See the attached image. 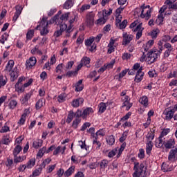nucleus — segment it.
Segmentation results:
<instances>
[{"label":"nucleus","mask_w":177,"mask_h":177,"mask_svg":"<svg viewBox=\"0 0 177 177\" xmlns=\"http://www.w3.org/2000/svg\"><path fill=\"white\" fill-rule=\"evenodd\" d=\"M133 171V177L147 176V167L143 163L139 165V162H134Z\"/></svg>","instance_id":"nucleus-1"},{"label":"nucleus","mask_w":177,"mask_h":177,"mask_svg":"<svg viewBox=\"0 0 177 177\" xmlns=\"http://www.w3.org/2000/svg\"><path fill=\"white\" fill-rule=\"evenodd\" d=\"M74 21H75V17H72L71 18V19H69L68 23L69 25L67 28V24H61L59 25V30L61 31H62V32H64V31L66 32V37H70V32H73V27H74V26L73 25V23H74Z\"/></svg>","instance_id":"nucleus-2"},{"label":"nucleus","mask_w":177,"mask_h":177,"mask_svg":"<svg viewBox=\"0 0 177 177\" xmlns=\"http://www.w3.org/2000/svg\"><path fill=\"white\" fill-rule=\"evenodd\" d=\"M35 30H39L41 35H46L49 33V30L48 29V23H46V18L43 17Z\"/></svg>","instance_id":"nucleus-3"},{"label":"nucleus","mask_w":177,"mask_h":177,"mask_svg":"<svg viewBox=\"0 0 177 177\" xmlns=\"http://www.w3.org/2000/svg\"><path fill=\"white\" fill-rule=\"evenodd\" d=\"M89 133H91V139L92 138H97L99 139V136H104L106 135V133L104 132V130L103 129H101L98 130L95 133V128L94 127H91L89 129Z\"/></svg>","instance_id":"nucleus-4"},{"label":"nucleus","mask_w":177,"mask_h":177,"mask_svg":"<svg viewBox=\"0 0 177 177\" xmlns=\"http://www.w3.org/2000/svg\"><path fill=\"white\" fill-rule=\"evenodd\" d=\"M122 37H123V40H122V44L124 45V46H127V45H128V44H129L133 38V35H129L127 32L123 33Z\"/></svg>","instance_id":"nucleus-5"},{"label":"nucleus","mask_w":177,"mask_h":177,"mask_svg":"<svg viewBox=\"0 0 177 177\" xmlns=\"http://www.w3.org/2000/svg\"><path fill=\"white\" fill-rule=\"evenodd\" d=\"M163 145H164V147H165L166 150H169L171 149H175V140L171 138L167 141H164Z\"/></svg>","instance_id":"nucleus-6"},{"label":"nucleus","mask_w":177,"mask_h":177,"mask_svg":"<svg viewBox=\"0 0 177 177\" xmlns=\"http://www.w3.org/2000/svg\"><path fill=\"white\" fill-rule=\"evenodd\" d=\"M15 13L14 15V17L12 18V21L16 22L17 21V19H19L20 15H21V12L23 11V7L20 5H17L15 6Z\"/></svg>","instance_id":"nucleus-7"},{"label":"nucleus","mask_w":177,"mask_h":177,"mask_svg":"<svg viewBox=\"0 0 177 177\" xmlns=\"http://www.w3.org/2000/svg\"><path fill=\"white\" fill-rule=\"evenodd\" d=\"M176 154H177L176 147H175L173 149H171L168 156L169 161H171V162H175V161H176Z\"/></svg>","instance_id":"nucleus-8"},{"label":"nucleus","mask_w":177,"mask_h":177,"mask_svg":"<svg viewBox=\"0 0 177 177\" xmlns=\"http://www.w3.org/2000/svg\"><path fill=\"white\" fill-rule=\"evenodd\" d=\"M35 64H37V58L35 57H31L29 59L26 60L27 68H32Z\"/></svg>","instance_id":"nucleus-9"},{"label":"nucleus","mask_w":177,"mask_h":177,"mask_svg":"<svg viewBox=\"0 0 177 177\" xmlns=\"http://www.w3.org/2000/svg\"><path fill=\"white\" fill-rule=\"evenodd\" d=\"M75 17V20L77 17V16H75V15H71L70 12H66L63 14L61 17H60V20H62V21H70V20H71V17Z\"/></svg>","instance_id":"nucleus-10"},{"label":"nucleus","mask_w":177,"mask_h":177,"mask_svg":"<svg viewBox=\"0 0 177 177\" xmlns=\"http://www.w3.org/2000/svg\"><path fill=\"white\" fill-rule=\"evenodd\" d=\"M165 114H166V120H172L174 114H175V109H169V107L165 110Z\"/></svg>","instance_id":"nucleus-11"},{"label":"nucleus","mask_w":177,"mask_h":177,"mask_svg":"<svg viewBox=\"0 0 177 177\" xmlns=\"http://www.w3.org/2000/svg\"><path fill=\"white\" fill-rule=\"evenodd\" d=\"M83 103H84V98L79 97L72 101V106L73 107L77 108V107H80V106H82Z\"/></svg>","instance_id":"nucleus-12"},{"label":"nucleus","mask_w":177,"mask_h":177,"mask_svg":"<svg viewBox=\"0 0 177 177\" xmlns=\"http://www.w3.org/2000/svg\"><path fill=\"white\" fill-rule=\"evenodd\" d=\"M14 66H15V61L13 60L8 61L7 65L6 66V68L4 69V71L6 73H10L12 71H13Z\"/></svg>","instance_id":"nucleus-13"},{"label":"nucleus","mask_w":177,"mask_h":177,"mask_svg":"<svg viewBox=\"0 0 177 177\" xmlns=\"http://www.w3.org/2000/svg\"><path fill=\"white\" fill-rule=\"evenodd\" d=\"M10 75L11 77L10 80L11 81H15V80H17L19 77V73L17 72V68H14L12 71L10 72Z\"/></svg>","instance_id":"nucleus-14"},{"label":"nucleus","mask_w":177,"mask_h":177,"mask_svg":"<svg viewBox=\"0 0 177 177\" xmlns=\"http://www.w3.org/2000/svg\"><path fill=\"white\" fill-rule=\"evenodd\" d=\"M14 156V162L15 164H19V162H23L25 160H26L27 156H17V155H13Z\"/></svg>","instance_id":"nucleus-15"},{"label":"nucleus","mask_w":177,"mask_h":177,"mask_svg":"<svg viewBox=\"0 0 177 177\" xmlns=\"http://www.w3.org/2000/svg\"><path fill=\"white\" fill-rule=\"evenodd\" d=\"M75 92H81L84 89V85L82 84V80H79L75 84Z\"/></svg>","instance_id":"nucleus-16"},{"label":"nucleus","mask_w":177,"mask_h":177,"mask_svg":"<svg viewBox=\"0 0 177 177\" xmlns=\"http://www.w3.org/2000/svg\"><path fill=\"white\" fill-rule=\"evenodd\" d=\"M143 77H145V72L137 71V73L135 77L136 82H140L142 80H143Z\"/></svg>","instance_id":"nucleus-17"},{"label":"nucleus","mask_w":177,"mask_h":177,"mask_svg":"<svg viewBox=\"0 0 177 177\" xmlns=\"http://www.w3.org/2000/svg\"><path fill=\"white\" fill-rule=\"evenodd\" d=\"M74 171H75V167L71 166V167L68 168V169H67L64 172V175L67 177L71 176V175H73V174H74Z\"/></svg>","instance_id":"nucleus-18"},{"label":"nucleus","mask_w":177,"mask_h":177,"mask_svg":"<svg viewBox=\"0 0 177 177\" xmlns=\"http://www.w3.org/2000/svg\"><path fill=\"white\" fill-rule=\"evenodd\" d=\"M107 21V18L104 15H103L102 17H100L95 21V24H99L100 26H103V24H105Z\"/></svg>","instance_id":"nucleus-19"},{"label":"nucleus","mask_w":177,"mask_h":177,"mask_svg":"<svg viewBox=\"0 0 177 177\" xmlns=\"http://www.w3.org/2000/svg\"><path fill=\"white\" fill-rule=\"evenodd\" d=\"M43 143L44 141L42 140H37L33 142L32 147H34V149H39V147H42Z\"/></svg>","instance_id":"nucleus-20"},{"label":"nucleus","mask_w":177,"mask_h":177,"mask_svg":"<svg viewBox=\"0 0 177 177\" xmlns=\"http://www.w3.org/2000/svg\"><path fill=\"white\" fill-rule=\"evenodd\" d=\"M32 93H34L32 91H30L29 93H26L22 99L23 103H26V102H28V100L31 99V96H32Z\"/></svg>","instance_id":"nucleus-21"},{"label":"nucleus","mask_w":177,"mask_h":177,"mask_svg":"<svg viewBox=\"0 0 177 177\" xmlns=\"http://www.w3.org/2000/svg\"><path fill=\"white\" fill-rule=\"evenodd\" d=\"M151 150H153V142L151 140L149 141L146 147L147 154H151Z\"/></svg>","instance_id":"nucleus-22"},{"label":"nucleus","mask_w":177,"mask_h":177,"mask_svg":"<svg viewBox=\"0 0 177 177\" xmlns=\"http://www.w3.org/2000/svg\"><path fill=\"white\" fill-rule=\"evenodd\" d=\"M125 99H127L125 100V102H123L122 107H126V110L127 111H128L129 110V109H131V107H132V103H129V102L128 101V96H126Z\"/></svg>","instance_id":"nucleus-23"},{"label":"nucleus","mask_w":177,"mask_h":177,"mask_svg":"<svg viewBox=\"0 0 177 177\" xmlns=\"http://www.w3.org/2000/svg\"><path fill=\"white\" fill-rule=\"evenodd\" d=\"M21 150H23V147H21V145H17L12 151L13 156H18Z\"/></svg>","instance_id":"nucleus-24"},{"label":"nucleus","mask_w":177,"mask_h":177,"mask_svg":"<svg viewBox=\"0 0 177 177\" xmlns=\"http://www.w3.org/2000/svg\"><path fill=\"white\" fill-rule=\"evenodd\" d=\"M139 102L141 104H143L145 107H147L149 98H147V96H143L142 97L140 98Z\"/></svg>","instance_id":"nucleus-25"},{"label":"nucleus","mask_w":177,"mask_h":177,"mask_svg":"<svg viewBox=\"0 0 177 177\" xmlns=\"http://www.w3.org/2000/svg\"><path fill=\"white\" fill-rule=\"evenodd\" d=\"M74 5L73 0H67L64 4V9H70Z\"/></svg>","instance_id":"nucleus-26"},{"label":"nucleus","mask_w":177,"mask_h":177,"mask_svg":"<svg viewBox=\"0 0 177 177\" xmlns=\"http://www.w3.org/2000/svg\"><path fill=\"white\" fill-rule=\"evenodd\" d=\"M99 113H100V114H103V113H104V111H106V109H107V106H106V103L104 102H101L99 105Z\"/></svg>","instance_id":"nucleus-27"},{"label":"nucleus","mask_w":177,"mask_h":177,"mask_svg":"<svg viewBox=\"0 0 177 177\" xmlns=\"http://www.w3.org/2000/svg\"><path fill=\"white\" fill-rule=\"evenodd\" d=\"M74 117H75V115H74V111H70L68 112V116L66 118L67 124H70V122H71V121H73Z\"/></svg>","instance_id":"nucleus-28"},{"label":"nucleus","mask_w":177,"mask_h":177,"mask_svg":"<svg viewBox=\"0 0 177 177\" xmlns=\"http://www.w3.org/2000/svg\"><path fill=\"white\" fill-rule=\"evenodd\" d=\"M35 165V158H32L28 160V162L26 163V167L28 169H30L32 168Z\"/></svg>","instance_id":"nucleus-29"},{"label":"nucleus","mask_w":177,"mask_h":177,"mask_svg":"<svg viewBox=\"0 0 177 177\" xmlns=\"http://www.w3.org/2000/svg\"><path fill=\"white\" fill-rule=\"evenodd\" d=\"M8 82V78L6 76L0 75V88L1 86H5Z\"/></svg>","instance_id":"nucleus-30"},{"label":"nucleus","mask_w":177,"mask_h":177,"mask_svg":"<svg viewBox=\"0 0 177 177\" xmlns=\"http://www.w3.org/2000/svg\"><path fill=\"white\" fill-rule=\"evenodd\" d=\"M106 142H107L108 145H109V146H113V145H114V143H115V138H114V136H113V135L109 136L106 138Z\"/></svg>","instance_id":"nucleus-31"},{"label":"nucleus","mask_w":177,"mask_h":177,"mask_svg":"<svg viewBox=\"0 0 177 177\" xmlns=\"http://www.w3.org/2000/svg\"><path fill=\"white\" fill-rule=\"evenodd\" d=\"M15 91L18 93H23L24 92V86L23 84H15Z\"/></svg>","instance_id":"nucleus-32"},{"label":"nucleus","mask_w":177,"mask_h":177,"mask_svg":"<svg viewBox=\"0 0 177 177\" xmlns=\"http://www.w3.org/2000/svg\"><path fill=\"white\" fill-rule=\"evenodd\" d=\"M81 123V119L80 118H76L72 124V127L73 128H74V129H77V128H78V124H80Z\"/></svg>","instance_id":"nucleus-33"},{"label":"nucleus","mask_w":177,"mask_h":177,"mask_svg":"<svg viewBox=\"0 0 177 177\" xmlns=\"http://www.w3.org/2000/svg\"><path fill=\"white\" fill-rule=\"evenodd\" d=\"M44 102H45V100L40 99L36 102L35 108L37 110H39V109L44 107Z\"/></svg>","instance_id":"nucleus-34"},{"label":"nucleus","mask_w":177,"mask_h":177,"mask_svg":"<svg viewBox=\"0 0 177 177\" xmlns=\"http://www.w3.org/2000/svg\"><path fill=\"white\" fill-rule=\"evenodd\" d=\"M66 97H67V94L63 93L58 96L57 100L59 103H63V102H66Z\"/></svg>","instance_id":"nucleus-35"},{"label":"nucleus","mask_w":177,"mask_h":177,"mask_svg":"<svg viewBox=\"0 0 177 177\" xmlns=\"http://www.w3.org/2000/svg\"><path fill=\"white\" fill-rule=\"evenodd\" d=\"M150 9V6H145V4L142 5L140 7V9H142L141 14H140V18L145 19V9Z\"/></svg>","instance_id":"nucleus-36"},{"label":"nucleus","mask_w":177,"mask_h":177,"mask_svg":"<svg viewBox=\"0 0 177 177\" xmlns=\"http://www.w3.org/2000/svg\"><path fill=\"white\" fill-rule=\"evenodd\" d=\"M158 32H160L158 29L153 30L151 32L149 33V35H150L153 39H156V38H157V35H158Z\"/></svg>","instance_id":"nucleus-37"},{"label":"nucleus","mask_w":177,"mask_h":177,"mask_svg":"<svg viewBox=\"0 0 177 177\" xmlns=\"http://www.w3.org/2000/svg\"><path fill=\"white\" fill-rule=\"evenodd\" d=\"M42 167L40 166L39 168L36 169L33 172H32V176H39L41 175V172H42Z\"/></svg>","instance_id":"nucleus-38"},{"label":"nucleus","mask_w":177,"mask_h":177,"mask_svg":"<svg viewBox=\"0 0 177 177\" xmlns=\"http://www.w3.org/2000/svg\"><path fill=\"white\" fill-rule=\"evenodd\" d=\"M26 117H27V113H24V114H22L20 120L18 122V124L19 125H24V122H26Z\"/></svg>","instance_id":"nucleus-39"},{"label":"nucleus","mask_w":177,"mask_h":177,"mask_svg":"<svg viewBox=\"0 0 177 177\" xmlns=\"http://www.w3.org/2000/svg\"><path fill=\"white\" fill-rule=\"evenodd\" d=\"M154 53H156V51H149L147 53V59H148V62H151V60H153V59H154Z\"/></svg>","instance_id":"nucleus-40"},{"label":"nucleus","mask_w":177,"mask_h":177,"mask_svg":"<svg viewBox=\"0 0 177 177\" xmlns=\"http://www.w3.org/2000/svg\"><path fill=\"white\" fill-rule=\"evenodd\" d=\"M158 140H159V142H156L155 146L156 147L161 149V147H162V146L164 145V142L162 143V137L159 136Z\"/></svg>","instance_id":"nucleus-41"},{"label":"nucleus","mask_w":177,"mask_h":177,"mask_svg":"<svg viewBox=\"0 0 177 177\" xmlns=\"http://www.w3.org/2000/svg\"><path fill=\"white\" fill-rule=\"evenodd\" d=\"M10 129L9 128V127L6 125V123L0 130V133H6V132H10Z\"/></svg>","instance_id":"nucleus-42"},{"label":"nucleus","mask_w":177,"mask_h":177,"mask_svg":"<svg viewBox=\"0 0 177 177\" xmlns=\"http://www.w3.org/2000/svg\"><path fill=\"white\" fill-rule=\"evenodd\" d=\"M82 64L86 66H89V58L88 57H84L81 60Z\"/></svg>","instance_id":"nucleus-43"},{"label":"nucleus","mask_w":177,"mask_h":177,"mask_svg":"<svg viewBox=\"0 0 177 177\" xmlns=\"http://www.w3.org/2000/svg\"><path fill=\"white\" fill-rule=\"evenodd\" d=\"M45 153H46V147H43L39 150L37 156H39V157H44V154H45Z\"/></svg>","instance_id":"nucleus-44"},{"label":"nucleus","mask_w":177,"mask_h":177,"mask_svg":"<svg viewBox=\"0 0 177 177\" xmlns=\"http://www.w3.org/2000/svg\"><path fill=\"white\" fill-rule=\"evenodd\" d=\"M146 138L148 139V140H153V139H154V130L153 131L151 130L149 132H148Z\"/></svg>","instance_id":"nucleus-45"},{"label":"nucleus","mask_w":177,"mask_h":177,"mask_svg":"<svg viewBox=\"0 0 177 177\" xmlns=\"http://www.w3.org/2000/svg\"><path fill=\"white\" fill-rule=\"evenodd\" d=\"M16 106H17V101L15 100L10 101V103H9L10 109H12L13 110V109L16 108Z\"/></svg>","instance_id":"nucleus-46"},{"label":"nucleus","mask_w":177,"mask_h":177,"mask_svg":"<svg viewBox=\"0 0 177 177\" xmlns=\"http://www.w3.org/2000/svg\"><path fill=\"white\" fill-rule=\"evenodd\" d=\"M8 37H9V35H8L7 33H4L1 36V39H0L1 44H2L3 45L5 44V41H8Z\"/></svg>","instance_id":"nucleus-47"},{"label":"nucleus","mask_w":177,"mask_h":177,"mask_svg":"<svg viewBox=\"0 0 177 177\" xmlns=\"http://www.w3.org/2000/svg\"><path fill=\"white\" fill-rule=\"evenodd\" d=\"M107 165H109V160H102V162H100V168L102 169H104V168H107Z\"/></svg>","instance_id":"nucleus-48"},{"label":"nucleus","mask_w":177,"mask_h":177,"mask_svg":"<svg viewBox=\"0 0 177 177\" xmlns=\"http://www.w3.org/2000/svg\"><path fill=\"white\" fill-rule=\"evenodd\" d=\"M77 74H78V72H77V71H68L66 74V77H75V75H77Z\"/></svg>","instance_id":"nucleus-49"},{"label":"nucleus","mask_w":177,"mask_h":177,"mask_svg":"<svg viewBox=\"0 0 177 177\" xmlns=\"http://www.w3.org/2000/svg\"><path fill=\"white\" fill-rule=\"evenodd\" d=\"M50 161H52V159L50 158H46L45 160L43 161V162L41 164V167L43 168H45L48 164L50 163Z\"/></svg>","instance_id":"nucleus-50"},{"label":"nucleus","mask_w":177,"mask_h":177,"mask_svg":"<svg viewBox=\"0 0 177 177\" xmlns=\"http://www.w3.org/2000/svg\"><path fill=\"white\" fill-rule=\"evenodd\" d=\"M127 24H128V20L124 19L122 21V22L119 24L120 30H124V28L127 27Z\"/></svg>","instance_id":"nucleus-51"},{"label":"nucleus","mask_w":177,"mask_h":177,"mask_svg":"<svg viewBox=\"0 0 177 177\" xmlns=\"http://www.w3.org/2000/svg\"><path fill=\"white\" fill-rule=\"evenodd\" d=\"M171 52H174V49H167L165 51V53L163 55L164 59H167V57H169V55H171Z\"/></svg>","instance_id":"nucleus-52"},{"label":"nucleus","mask_w":177,"mask_h":177,"mask_svg":"<svg viewBox=\"0 0 177 177\" xmlns=\"http://www.w3.org/2000/svg\"><path fill=\"white\" fill-rule=\"evenodd\" d=\"M34 37V30H29L26 34V39H31Z\"/></svg>","instance_id":"nucleus-53"},{"label":"nucleus","mask_w":177,"mask_h":177,"mask_svg":"<svg viewBox=\"0 0 177 177\" xmlns=\"http://www.w3.org/2000/svg\"><path fill=\"white\" fill-rule=\"evenodd\" d=\"M131 115H132V113L128 112L124 116H123L121 118L120 122H124V121H127V120H128L129 118V117H131Z\"/></svg>","instance_id":"nucleus-54"},{"label":"nucleus","mask_w":177,"mask_h":177,"mask_svg":"<svg viewBox=\"0 0 177 177\" xmlns=\"http://www.w3.org/2000/svg\"><path fill=\"white\" fill-rule=\"evenodd\" d=\"M138 156L140 160H143V158H145V149H140Z\"/></svg>","instance_id":"nucleus-55"},{"label":"nucleus","mask_w":177,"mask_h":177,"mask_svg":"<svg viewBox=\"0 0 177 177\" xmlns=\"http://www.w3.org/2000/svg\"><path fill=\"white\" fill-rule=\"evenodd\" d=\"M127 147V142H123L121 145L120 149H119V153L118 154V157H120V155L125 150V147Z\"/></svg>","instance_id":"nucleus-56"},{"label":"nucleus","mask_w":177,"mask_h":177,"mask_svg":"<svg viewBox=\"0 0 177 177\" xmlns=\"http://www.w3.org/2000/svg\"><path fill=\"white\" fill-rule=\"evenodd\" d=\"M71 161L74 164H80V162H81V159H78V158H77V156H72Z\"/></svg>","instance_id":"nucleus-57"},{"label":"nucleus","mask_w":177,"mask_h":177,"mask_svg":"<svg viewBox=\"0 0 177 177\" xmlns=\"http://www.w3.org/2000/svg\"><path fill=\"white\" fill-rule=\"evenodd\" d=\"M112 167L111 169H113V171H118V162H117V161L114 160L112 164Z\"/></svg>","instance_id":"nucleus-58"},{"label":"nucleus","mask_w":177,"mask_h":177,"mask_svg":"<svg viewBox=\"0 0 177 177\" xmlns=\"http://www.w3.org/2000/svg\"><path fill=\"white\" fill-rule=\"evenodd\" d=\"M168 133H169V129H164L159 137L160 138H164V136H166V135H168Z\"/></svg>","instance_id":"nucleus-59"},{"label":"nucleus","mask_w":177,"mask_h":177,"mask_svg":"<svg viewBox=\"0 0 177 177\" xmlns=\"http://www.w3.org/2000/svg\"><path fill=\"white\" fill-rule=\"evenodd\" d=\"M131 55L128 53H124L123 55L122 56V59L123 60H129V59H131Z\"/></svg>","instance_id":"nucleus-60"},{"label":"nucleus","mask_w":177,"mask_h":177,"mask_svg":"<svg viewBox=\"0 0 177 177\" xmlns=\"http://www.w3.org/2000/svg\"><path fill=\"white\" fill-rule=\"evenodd\" d=\"M56 168V165H50L47 167V174H50Z\"/></svg>","instance_id":"nucleus-61"},{"label":"nucleus","mask_w":177,"mask_h":177,"mask_svg":"<svg viewBox=\"0 0 177 177\" xmlns=\"http://www.w3.org/2000/svg\"><path fill=\"white\" fill-rule=\"evenodd\" d=\"M1 143L3 145H9V143H10V140H9V138H6V137H3L2 138V140H1Z\"/></svg>","instance_id":"nucleus-62"},{"label":"nucleus","mask_w":177,"mask_h":177,"mask_svg":"<svg viewBox=\"0 0 177 177\" xmlns=\"http://www.w3.org/2000/svg\"><path fill=\"white\" fill-rule=\"evenodd\" d=\"M162 42H168V41H171V36L169 35H164L162 37Z\"/></svg>","instance_id":"nucleus-63"},{"label":"nucleus","mask_w":177,"mask_h":177,"mask_svg":"<svg viewBox=\"0 0 177 177\" xmlns=\"http://www.w3.org/2000/svg\"><path fill=\"white\" fill-rule=\"evenodd\" d=\"M114 63H115V61L112 60L109 64H104L106 68H113V66H114Z\"/></svg>","instance_id":"nucleus-64"}]
</instances>
